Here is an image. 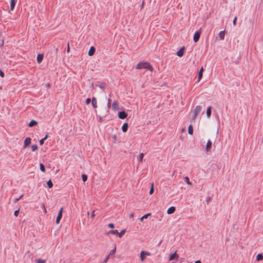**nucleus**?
Segmentation results:
<instances>
[{
  "mask_svg": "<svg viewBox=\"0 0 263 263\" xmlns=\"http://www.w3.org/2000/svg\"><path fill=\"white\" fill-rule=\"evenodd\" d=\"M136 69H146L152 71L153 70V68L152 66L149 64V63L147 62H141L139 63L136 66Z\"/></svg>",
  "mask_w": 263,
  "mask_h": 263,
  "instance_id": "1",
  "label": "nucleus"
},
{
  "mask_svg": "<svg viewBox=\"0 0 263 263\" xmlns=\"http://www.w3.org/2000/svg\"><path fill=\"white\" fill-rule=\"evenodd\" d=\"M201 111V106L198 105L196 106L194 110L192 111V120H194L197 115L199 114Z\"/></svg>",
  "mask_w": 263,
  "mask_h": 263,
  "instance_id": "2",
  "label": "nucleus"
},
{
  "mask_svg": "<svg viewBox=\"0 0 263 263\" xmlns=\"http://www.w3.org/2000/svg\"><path fill=\"white\" fill-rule=\"evenodd\" d=\"M151 255V253L144 251H142L140 253V260L141 261H143L145 259V256H150Z\"/></svg>",
  "mask_w": 263,
  "mask_h": 263,
  "instance_id": "3",
  "label": "nucleus"
},
{
  "mask_svg": "<svg viewBox=\"0 0 263 263\" xmlns=\"http://www.w3.org/2000/svg\"><path fill=\"white\" fill-rule=\"evenodd\" d=\"M200 34H201L200 30H197L196 31V32L195 33V34L194 35V38H193V40H194V42L196 43L199 41L200 36Z\"/></svg>",
  "mask_w": 263,
  "mask_h": 263,
  "instance_id": "4",
  "label": "nucleus"
},
{
  "mask_svg": "<svg viewBox=\"0 0 263 263\" xmlns=\"http://www.w3.org/2000/svg\"><path fill=\"white\" fill-rule=\"evenodd\" d=\"M63 208H62L59 212L58 215L56 219V223L58 224L62 217Z\"/></svg>",
  "mask_w": 263,
  "mask_h": 263,
  "instance_id": "5",
  "label": "nucleus"
},
{
  "mask_svg": "<svg viewBox=\"0 0 263 263\" xmlns=\"http://www.w3.org/2000/svg\"><path fill=\"white\" fill-rule=\"evenodd\" d=\"M127 116V114L124 111L119 112L118 117L120 119H124L126 118Z\"/></svg>",
  "mask_w": 263,
  "mask_h": 263,
  "instance_id": "6",
  "label": "nucleus"
},
{
  "mask_svg": "<svg viewBox=\"0 0 263 263\" xmlns=\"http://www.w3.org/2000/svg\"><path fill=\"white\" fill-rule=\"evenodd\" d=\"M185 50L184 47H181L179 51H178L176 53V54L177 56L179 57H181L184 54V51Z\"/></svg>",
  "mask_w": 263,
  "mask_h": 263,
  "instance_id": "7",
  "label": "nucleus"
},
{
  "mask_svg": "<svg viewBox=\"0 0 263 263\" xmlns=\"http://www.w3.org/2000/svg\"><path fill=\"white\" fill-rule=\"evenodd\" d=\"M31 139L29 137L26 138L24 142V147H26L31 143Z\"/></svg>",
  "mask_w": 263,
  "mask_h": 263,
  "instance_id": "8",
  "label": "nucleus"
},
{
  "mask_svg": "<svg viewBox=\"0 0 263 263\" xmlns=\"http://www.w3.org/2000/svg\"><path fill=\"white\" fill-rule=\"evenodd\" d=\"M95 50H96L95 48L93 46H91L89 49L88 54L89 56L93 55L95 53Z\"/></svg>",
  "mask_w": 263,
  "mask_h": 263,
  "instance_id": "9",
  "label": "nucleus"
},
{
  "mask_svg": "<svg viewBox=\"0 0 263 263\" xmlns=\"http://www.w3.org/2000/svg\"><path fill=\"white\" fill-rule=\"evenodd\" d=\"M212 142L210 140H209L208 141V142L206 145V152H209L210 149L212 147Z\"/></svg>",
  "mask_w": 263,
  "mask_h": 263,
  "instance_id": "10",
  "label": "nucleus"
},
{
  "mask_svg": "<svg viewBox=\"0 0 263 263\" xmlns=\"http://www.w3.org/2000/svg\"><path fill=\"white\" fill-rule=\"evenodd\" d=\"M44 55L43 54H39L36 58V60L38 63H40L43 60Z\"/></svg>",
  "mask_w": 263,
  "mask_h": 263,
  "instance_id": "11",
  "label": "nucleus"
},
{
  "mask_svg": "<svg viewBox=\"0 0 263 263\" xmlns=\"http://www.w3.org/2000/svg\"><path fill=\"white\" fill-rule=\"evenodd\" d=\"M16 3V0H11L10 10L11 11H13L14 10Z\"/></svg>",
  "mask_w": 263,
  "mask_h": 263,
  "instance_id": "12",
  "label": "nucleus"
},
{
  "mask_svg": "<svg viewBox=\"0 0 263 263\" xmlns=\"http://www.w3.org/2000/svg\"><path fill=\"white\" fill-rule=\"evenodd\" d=\"M175 210L176 209L175 206H171L167 209V213L168 214H173L175 212Z\"/></svg>",
  "mask_w": 263,
  "mask_h": 263,
  "instance_id": "13",
  "label": "nucleus"
},
{
  "mask_svg": "<svg viewBox=\"0 0 263 263\" xmlns=\"http://www.w3.org/2000/svg\"><path fill=\"white\" fill-rule=\"evenodd\" d=\"M91 104L95 108L97 107V101L96 98L93 97L91 100Z\"/></svg>",
  "mask_w": 263,
  "mask_h": 263,
  "instance_id": "14",
  "label": "nucleus"
},
{
  "mask_svg": "<svg viewBox=\"0 0 263 263\" xmlns=\"http://www.w3.org/2000/svg\"><path fill=\"white\" fill-rule=\"evenodd\" d=\"M177 251H175L174 253L172 254L170 256V260L174 259L175 258L177 259L178 258V255L176 254Z\"/></svg>",
  "mask_w": 263,
  "mask_h": 263,
  "instance_id": "15",
  "label": "nucleus"
},
{
  "mask_svg": "<svg viewBox=\"0 0 263 263\" xmlns=\"http://www.w3.org/2000/svg\"><path fill=\"white\" fill-rule=\"evenodd\" d=\"M112 108L115 110L118 109L119 103L117 101H115L112 105Z\"/></svg>",
  "mask_w": 263,
  "mask_h": 263,
  "instance_id": "16",
  "label": "nucleus"
},
{
  "mask_svg": "<svg viewBox=\"0 0 263 263\" xmlns=\"http://www.w3.org/2000/svg\"><path fill=\"white\" fill-rule=\"evenodd\" d=\"M37 124V122L34 120H32L29 122L28 126L29 127H33Z\"/></svg>",
  "mask_w": 263,
  "mask_h": 263,
  "instance_id": "17",
  "label": "nucleus"
},
{
  "mask_svg": "<svg viewBox=\"0 0 263 263\" xmlns=\"http://www.w3.org/2000/svg\"><path fill=\"white\" fill-rule=\"evenodd\" d=\"M128 129V123H125L123 124L122 127V130L123 132H127Z\"/></svg>",
  "mask_w": 263,
  "mask_h": 263,
  "instance_id": "18",
  "label": "nucleus"
},
{
  "mask_svg": "<svg viewBox=\"0 0 263 263\" xmlns=\"http://www.w3.org/2000/svg\"><path fill=\"white\" fill-rule=\"evenodd\" d=\"M224 34H225V32H224V31H220L219 34H218V35L220 39L221 40H224Z\"/></svg>",
  "mask_w": 263,
  "mask_h": 263,
  "instance_id": "19",
  "label": "nucleus"
},
{
  "mask_svg": "<svg viewBox=\"0 0 263 263\" xmlns=\"http://www.w3.org/2000/svg\"><path fill=\"white\" fill-rule=\"evenodd\" d=\"M203 71V69L202 67L201 68L200 70H199L198 72V81L200 80V79L202 77V72Z\"/></svg>",
  "mask_w": 263,
  "mask_h": 263,
  "instance_id": "20",
  "label": "nucleus"
},
{
  "mask_svg": "<svg viewBox=\"0 0 263 263\" xmlns=\"http://www.w3.org/2000/svg\"><path fill=\"white\" fill-rule=\"evenodd\" d=\"M188 133L191 135H192L193 134V128L192 125H190L189 126Z\"/></svg>",
  "mask_w": 263,
  "mask_h": 263,
  "instance_id": "21",
  "label": "nucleus"
},
{
  "mask_svg": "<svg viewBox=\"0 0 263 263\" xmlns=\"http://www.w3.org/2000/svg\"><path fill=\"white\" fill-rule=\"evenodd\" d=\"M48 137V134H46L44 138H43V139H41L39 141L40 142V145H43L44 143V141L47 139Z\"/></svg>",
  "mask_w": 263,
  "mask_h": 263,
  "instance_id": "22",
  "label": "nucleus"
},
{
  "mask_svg": "<svg viewBox=\"0 0 263 263\" xmlns=\"http://www.w3.org/2000/svg\"><path fill=\"white\" fill-rule=\"evenodd\" d=\"M263 259V255L261 254H258L256 257L257 261L262 260Z\"/></svg>",
  "mask_w": 263,
  "mask_h": 263,
  "instance_id": "23",
  "label": "nucleus"
},
{
  "mask_svg": "<svg viewBox=\"0 0 263 263\" xmlns=\"http://www.w3.org/2000/svg\"><path fill=\"white\" fill-rule=\"evenodd\" d=\"M211 115V107H208L206 110V115L208 117H210Z\"/></svg>",
  "mask_w": 263,
  "mask_h": 263,
  "instance_id": "24",
  "label": "nucleus"
},
{
  "mask_svg": "<svg viewBox=\"0 0 263 263\" xmlns=\"http://www.w3.org/2000/svg\"><path fill=\"white\" fill-rule=\"evenodd\" d=\"M143 157H144V154L143 153H140L139 155V157H138V160H139V162H141L143 160Z\"/></svg>",
  "mask_w": 263,
  "mask_h": 263,
  "instance_id": "25",
  "label": "nucleus"
},
{
  "mask_svg": "<svg viewBox=\"0 0 263 263\" xmlns=\"http://www.w3.org/2000/svg\"><path fill=\"white\" fill-rule=\"evenodd\" d=\"M149 215H151V213H147L146 214H145L140 218V221H142L144 219L147 218L148 216H149Z\"/></svg>",
  "mask_w": 263,
  "mask_h": 263,
  "instance_id": "26",
  "label": "nucleus"
},
{
  "mask_svg": "<svg viewBox=\"0 0 263 263\" xmlns=\"http://www.w3.org/2000/svg\"><path fill=\"white\" fill-rule=\"evenodd\" d=\"M40 170L42 172H45V166L44 165V164L43 163L40 164Z\"/></svg>",
  "mask_w": 263,
  "mask_h": 263,
  "instance_id": "27",
  "label": "nucleus"
},
{
  "mask_svg": "<svg viewBox=\"0 0 263 263\" xmlns=\"http://www.w3.org/2000/svg\"><path fill=\"white\" fill-rule=\"evenodd\" d=\"M184 181H185V182L189 184V185H191V182H190V179H189V178L188 177H185L184 178Z\"/></svg>",
  "mask_w": 263,
  "mask_h": 263,
  "instance_id": "28",
  "label": "nucleus"
},
{
  "mask_svg": "<svg viewBox=\"0 0 263 263\" xmlns=\"http://www.w3.org/2000/svg\"><path fill=\"white\" fill-rule=\"evenodd\" d=\"M126 232V229L122 230L119 234V237L120 238L122 237V236Z\"/></svg>",
  "mask_w": 263,
  "mask_h": 263,
  "instance_id": "29",
  "label": "nucleus"
},
{
  "mask_svg": "<svg viewBox=\"0 0 263 263\" xmlns=\"http://www.w3.org/2000/svg\"><path fill=\"white\" fill-rule=\"evenodd\" d=\"M47 184L49 188H51L53 186V183L51 180H48Z\"/></svg>",
  "mask_w": 263,
  "mask_h": 263,
  "instance_id": "30",
  "label": "nucleus"
},
{
  "mask_svg": "<svg viewBox=\"0 0 263 263\" xmlns=\"http://www.w3.org/2000/svg\"><path fill=\"white\" fill-rule=\"evenodd\" d=\"M82 179L84 182L86 181V180H87V176L85 174H82Z\"/></svg>",
  "mask_w": 263,
  "mask_h": 263,
  "instance_id": "31",
  "label": "nucleus"
},
{
  "mask_svg": "<svg viewBox=\"0 0 263 263\" xmlns=\"http://www.w3.org/2000/svg\"><path fill=\"white\" fill-rule=\"evenodd\" d=\"M154 183H152V185H151V187L150 189V190H149V194H152L153 193H154Z\"/></svg>",
  "mask_w": 263,
  "mask_h": 263,
  "instance_id": "32",
  "label": "nucleus"
},
{
  "mask_svg": "<svg viewBox=\"0 0 263 263\" xmlns=\"http://www.w3.org/2000/svg\"><path fill=\"white\" fill-rule=\"evenodd\" d=\"M108 233L112 234H116L119 233L118 230H110L108 232Z\"/></svg>",
  "mask_w": 263,
  "mask_h": 263,
  "instance_id": "33",
  "label": "nucleus"
},
{
  "mask_svg": "<svg viewBox=\"0 0 263 263\" xmlns=\"http://www.w3.org/2000/svg\"><path fill=\"white\" fill-rule=\"evenodd\" d=\"M36 263H45V260L41 259H37L35 260Z\"/></svg>",
  "mask_w": 263,
  "mask_h": 263,
  "instance_id": "34",
  "label": "nucleus"
},
{
  "mask_svg": "<svg viewBox=\"0 0 263 263\" xmlns=\"http://www.w3.org/2000/svg\"><path fill=\"white\" fill-rule=\"evenodd\" d=\"M31 148H32V151L33 152H34L35 151H36L37 148H38V146L37 145L35 144V145H32L31 146Z\"/></svg>",
  "mask_w": 263,
  "mask_h": 263,
  "instance_id": "35",
  "label": "nucleus"
},
{
  "mask_svg": "<svg viewBox=\"0 0 263 263\" xmlns=\"http://www.w3.org/2000/svg\"><path fill=\"white\" fill-rule=\"evenodd\" d=\"M116 248L115 247L112 250H111L109 254V256L111 255H114L116 252Z\"/></svg>",
  "mask_w": 263,
  "mask_h": 263,
  "instance_id": "36",
  "label": "nucleus"
},
{
  "mask_svg": "<svg viewBox=\"0 0 263 263\" xmlns=\"http://www.w3.org/2000/svg\"><path fill=\"white\" fill-rule=\"evenodd\" d=\"M99 86L102 89H104L106 87V84L105 83H102L99 85Z\"/></svg>",
  "mask_w": 263,
  "mask_h": 263,
  "instance_id": "37",
  "label": "nucleus"
},
{
  "mask_svg": "<svg viewBox=\"0 0 263 263\" xmlns=\"http://www.w3.org/2000/svg\"><path fill=\"white\" fill-rule=\"evenodd\" d=\"M19 213H20V211H19V210H15V211H14V216H16V217H17V216L18 215Z\"/></svg>",
  "mask_w": 263,
  "mask_h": 263,
  "instance_id": "38",
  "label": "nucleus"
},
{
  "mask_svg": "<svg viewBox=\"0 0 263 263\" xmlns=\"http://www.w3.org/2000/svg\"><path fill=\"white\" fill-rule=\"evenodd\" d=\"M23 196V195H22L20 197L14 198L13 201L15 203L16 202L20 199H21Z\"/></svg>",
  "mask_w": 263,
  "mask_h": 263,
  "instance_id": "39",
  "label": "nucleus"
},
{
  "mask_svg": "<svg viewBox=\"0 0 263 263\" xmlns=\"http://www.w3.org/2000/svg\"><path fill=\"white\" fill-rule=\"evenodd\" d=\"M237 16H235L233 20V25L235 26L236 24V21H237Z\"/></svg>",
  "mask_w": 263,
  "mask_h": 263,
  "instance_id": "40",
  "label": "nucleus"
},
{
  "mask_svg": "<svg viewBox=\"0 0 263 263\" xmlns=\"http://www.w3.org/2000/svg\"><path fill=\"white\" fill-rule=\"evenodd\" d=\"M212 200V198L211 197H207L206 198V201L208 203L209 202H210Z\"/></svg>",
  "mask_w": 263,
  "mask_h": 263,
  "instance_id": "41",
  "label": "nucleus"
},
{
  "mask_svg": "<svg viewBox=\"0 0 263 263\" xmlns=\"http://www.w3.org/2000/svg\"><path fill=\"white\" fill-rule=\"evenodd\" d=\"M90 102H91V99L90 98L86 99V101H85L86 104H89L90 103Z\"/></svg>",
  "mask_w": 263,
  "mask_h": 263,
  "instance_id": "42",
  "label": "nucleus"
},
{
  "mask_svg": "<svg viewBox=\"0 0 263 263\" xmlns=\"http://www.w3.org/2000/svg\"><path fill=\"white\" fill-rule=\"evenodd\" d=\"M109 255H107L106 256V257L105 258V259L104 260V261H103V263H106L108 259H109Z\"/></svg>",
  "mask_w": 263,
  "mask_h": 263,
  "instance_id": "43",
  "label": "nucleus"
},
{
  "mask_svg": "<svg viewBox=\"0 0 263 263\" xmlns=\"http://www.w3.org/2000/svg\"><path fill=\"white\" fill-rule=\"evenodd\" d=\"M111 104V100L110 99H108L107 101V106L108 107H110Z\"/></svg>",
  "mask_w": 263,
  "mask_h": 263,
  "instance_id": "44",
  "label": "nucleus"
},
{
  "mask_svg": "<svg viewBox=\"0 0 263 263\" xmlns=\"http://www.w3.org/2000/svg\"><path fill=\"white\" fill-rule=\"evenodd\" d=\"M95 210H93V211L92 212V213H91V217L92 218H93L95 217Z\"/></svg>",
  "mask_w": 263,
  "mask_h": 263,
  "instance_id": "45",
  "label": "nucleus"
},
{
  "mask_svg": "<svg viewBox=\"0 0 263 263\" xmlns=\"http://www.w3.org/2000/svg\"><path fill=\"white\" fill-rule=\"evenodd\" d=\"M108 227L110 228H111V229H113L114 228V224L112 223H109L108 224Z\"/></svg>",
  "mask_w": 263,
  "mask_h": 263,
  "instance_id": "46",
  "label": "nucleus"
},
{
  "mask_svg": "<svg viewBox=\"0 0 263 263\" xmlns=\"http://www.w3.org/2000/svg\"><path fill=\"white\" fill-rule=\"evenodd\" d=\"M5 76V74L4 72L2 71V70L0 69V76L2 78H3Z\"/></svg>",
  "mask_w": 263,
  "mask_h": 263,
  "instance_id": "47",
  "label": "nucleus"
},
{
  "mask_svg": "<svg viewBox=\"0 0 263 263\" xmlns=\"http://www.w3.org/2000/svg\"><path fill=\"white\" fill-rule=\"evenodd\" d=\"M69 51H70V48H69V43H68L67 51V52H69Z\"/></svg>",
  "mask_w": 263,
  "mask_h": 263,
  "instance_id": "48",
  "label": "nucleus"
},
{
  "mask_svg": "<svg viewBox=\"0 0 263 263\" xmlns=\"http://www.w3.org/2000/svg\"><path fill=\"white\" fill-rule=\"evenodd\" d=\"M134 213H132V214H130L129 217L130 218H133L134 217Z\"/></svg>",
  "mask_w": 263,
  "mask_h": 263,
  "instance_id": "49",
  "label": "nucleus"
},
{
  "mask_svg": "<svg viewBox=\"0 0 263 263\" xmlns=\"http://www.w3.org/2000/svg\"><path fill=\"white\" fill-rule=\"evenodd\" d=\"M194 263H201L200 260H197Z\"/></svg>",
  "mask_w": 263,
  "mask_h": 263,
  "instance_id": "50",
  "label": "nucleus"
},
{
  "mask_svg": "<svg viewBox=\"0 0 263 263\" xmlns=\"http://www.w3.org/2000/svg\"><path fill=\"white\" fill-rule=\"evenodd\" d=\"M143 4H144V1H143L142 4H141V8L143 7Z\"/></svg>",
  "mask_w": 263,
  "mask_h": 263,
  "instance_id": "51",
  "label": "nucleus"
},
{
  "mask_svg": "<svg viewBox=\"0 0 263 263\" xmlns=\"http://www.w3.org/2000/svg\"><path fill=\"white\" fill-rule=\"evenodd\" d=\"M55 51H56L57 53L58 52V48H57L55 49Z\"/></svg>",
  "mask_w": 263,
  "mask_h": 263,
  "instance_id": "52",
  "label": "nucleus"
}]
</instances>
